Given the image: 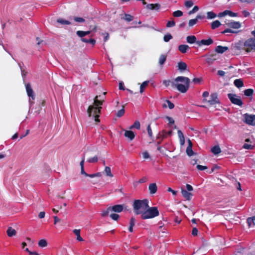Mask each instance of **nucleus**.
Here are the masks:
<instances>
[{"instance_id":"54","label":"nucleus","mask_w":255,"mask_h":255,"mask_svg":"<svg viewBox=\"0 0 255 255\" xmlns=\"http://www.w3.org/2000/svg\"><path fill=\"white\" fill-rule=\"evenodd\" d=\"M175 25V22L174 20L168 21L166 24L167 27H171Z\"/></svg>"},{"instance_id":"44","label":"nucleus","mask_w":255,"mask_h":255,"mask_svg":"<svg viewBox=\"0 0 255 255\" xmlns=\"http://www.w3.org/2000/svg\"><path fill=\"white\" fill-rule=\"evenodd\" d=\"M125 111L124 109V106H123V108L119 111L116 114V116L117 117L120 118L122 117L125 114Z\"/></svg>"},{"instance_id":"58","label":"nucleus","mask_w":255,"mask_h":255,"mask_svg":"<svg viewBox=\"0 0 255 255\" xmlns=\"http://www.w3.org/2000/svg\"><path fill=\"white\" fill-rule=\"evenodd\" d=\"M196 168L199 170H200V171H202V170L207 169L208 168L207 166H203V165H199V164L197 165Z\"/></svg>"},{"instance_id":"59","label":"nucleus","mask_w":255,"mask_h":255,"mask_svg":"<svg viewBox=\"0 0 255 255\" xmlns=\"http://www.w3.org/2000/svg\"><path fill=\"white\" fill-rule=\"evenodd\" d=\"M142 156L144 159H147L150 157L149 154L147 151H145L142 153Z\"/></svg>"},{"instance_id":"21","label":"nucleus","mask_w":255,"mask_h":255,"mask_svg":"<svg viewBox=\"0 0 255 255\" xmlns=\"http://www.w3.org/2000/svg\"><path fill=\"white\" fill-rule=\"evenodd\" d=\"M196 40V37L194 35L188 36L186 37V41L187 43L189 44L196 43L197 44V42L198 41H197Z\"/></svg>"},{"instance_id":"49","label":"nucleus","mask_w":255,"mask_h":255,"mask_svg":"<svg viewBox=\"0 0 255 255\" xmlns=\"http://www.w3.org/2000/svg\"><path fill=\"white\" fill-rule=\"evenodd\" d=\"M110 217L113 220H115V221H117L120 216L118 214H116V213H112L110 214Z\"/></svg>"},{"instance_id":"45","label":"nucleus","mask_w":255,"mask_h":255,"mask_svg":"<svg viewBox=\"0 0 255 255\" xmlns=\"http://www.w3.org/2000/svg\"><path fill=\"white\" fill-rule=\"evenodd\" d=\"M98 158L97 156H95L93 157L89 158L87 161L89 163H96L98 161Z\"/></svg>"},{"instance_id":"4","label":"nucleus","mask_w":255,"mask_h":255,"mask_svg":"<svg viewBox=\"0 0 255 255\" xmlns=\"http://www.w3.org/2000/svg\"><path fill=\"white\" fill-rule=\"evenodd\" d=\"M159 211L157 207H148L144 211V213L141 215V218L142 220H146L153 218L159 215Z\"/></svg>"},{"instance_id":"15","label":"nucleus","mask_w":255,"mask_h":255,"mask_svg":"<svg viewBox=\"0 0 255 255\" xmlns=\"http://www.w3.org/2000/svg\"><path fill=\"white\" fill-rule=\"evenodd\" d=\"M228 47L227 46H223L221 45L217 46L215 49V51L218 53L222 54L227 50H228Z\"/></svg>"},{"instance_id":"27","label":"nucleus","mask_w":255,"mask_h":255,"mask_svg":"<svg viewBox=\"0 0 255 255\" xmlns=\"http://www.w3.org/2000/svg\"><path fill=\"white\" fill-rule=\"evenodd\" d=\"M234 84L238 88L244 86V82L241 79H236L234 82Z\"/></svg>"},{"instance_id":"33","label":"nucleus","mask_w":255,"mask_h":255,"mask_svg":"<svg viewBox=\"0 0 255 255\" xmlns=\"http://www.w3.org/2000/svg\"><path fill=\"white\" fill-rule=\"evenodd\" d=\"M247 223L250 227L252 225H255V216L248 218L247 219Z\"/></svg>"},{"instance_id":"5","label":"nucleus","mask_w":255,"mask_h":255,"mask_svg":"<svg viewBox=\"0 0 255 255\" xmlns=\"http://www.w3.org/2000/svg\"><path fill=\"white\" fill-rule=\"evenodd\" d=\"M124 205H116L112 207H108L106 210L103 211L102 215L103 217H106L108 216L110 212H114L115 213H120L124 210Z\"/></svg>"},{"instance_id":"37","label":"nucleus","mask_w":255,"mask_h":255,"mask_svg":"<svg viewBox=\"0 0 255 255\" xmlns=\"http://www.w3.org/2000/svg\"><path fill=\"white\" fill-rule=\"evenodd\" d=\"M254 93V90L252 89H248L244 91V95L247 97L252 96Z\"/></svg>"},{"instance_id":"13","label":"nucleus","mask_w":255,"mask_h":255,"mask_svg":"<svg viewBox=\"0 0 255 255\" xmlns=\"http://www.w3.org/2000/svg\"><path fill=\"white\" fill-rule=\"evenodd\" d=\"M213 43V40L211 38H209L208 39H202L200 41H198L197 42V45L198 46H201L202 45H209Z\"/></svg>"},{"instance_id":"14","label":"nucleus","mask_w":255,"mask_h":255,"mask_svg":"<svg viewBox=\"0 0 255 255\" xmlns=\"http://www.w3.org/2000/svg\"><path fill=\"white\" fill-rule=\"evenodd\" d=\"M218 59V56L216 53L212 54L209 55L206 59V62L211 65Z\"/></svg>"},{"instance_id":"39","label":"nucleus","mask_w":255,"mask_h":255,"mask_svg":"<svg viewBox=\"0 0 255 255\" xmlns=\"http://www.w3.org/2000/svg\"><path fill=\"white\" fill-rule=\"evenodd\" d=\"M38 245L39 247L44 248L47 246V242L46 240L42 239L39 241Z\"/></svg>"},{"instance_id":"32","label":"nucleus","mask_w":255,"mask_h":255,"mask_svg":"<svg viewBox=\"0 0 255 255\" xmlns=\"http://www.w3.org/2000/svg\"><path fill=\"white\" fill-rule=\"evenodd\" d=\"M217 16V15L213 11H208L207 12V18L208 19L215 18Z\"/></svg>"},{"instance_id":"17","label":"nucleus","mask_w":255,"mask_h":255,"mask_svg":"<svg viewBox=\"0 0 255 255\" xmlns=\"http://www.w3.org/2000/svg\"><path fill=\"white\" fill-rule=\"evenodd\" d=\"M148 190L151 194H155L157 190V187L156 183H151L149 185Z\"/></svg>"},{"instance_id":"29","label":"nucleus","mask_w":255,"mask_h":255,"mask_svg":"<svg viewBox=\"0 0 255 255\" xmlns=\"http://www.w3.org/2000/svg\"><path fill=\"white\" fill-rule=\"evenodd\" d=\"M73 232L77 237V238H76L77 240H78V241H80V242L83 241V238L80 236V229H74L73 231Z\"/></svg>"},{"instance_id":"53","label":"nucleus","mask_w":255,"mask_h":255,"mask_svg":"<svg viewBox=\"0 0 255 255\" xmlns=\"http://www.w3.org/2000/svg\"><path fill=\"white\" fill-rule=\"evenodd\" d=\"M254 146L252 144L245 143L243 146V147L246 149H252L254 148Z\"/></svg>"},{"instance_id":"50","label":"nucleus","mask_w":255,"mask_h":255,"mask_svg":"<svg viewBox=\"0 0 255 255\" xmlns=\"http://www.w3.org/2000/svg\"><path fill=\"white\" fill-rule=\"evenodd\" d=\"M228 32L232 33H237V31H234V30L231 29V28H227L225 30H224V31H222L221 33L225 34Z\"/></svg>"},{"instance_id":"9","label":"nucleus","mask_w":255,"mask_h":255,"mask_svg":"<svg viewBox=\"0 0 255 255\" xmlns=\"http://www.w3.org/2000/svg\"><path fill=\"white\" fill-rule=\"evenodd\" d=\"M172 131L171 130L168 131L163 130L161 132H159L156 136L157 139H158V141L157 142V145L160 144L163 139L167 138L168 136H170L172 134Z\"/></svg>"},{"instance_id":"47","label":"nucleus","mask_w":255,"mask_h":255,"mask_svg":"<svg viewBox=\"0 0 255 255\" xmlns=\"http://www.w3.org/2000/svg\"><path fill=\"white\" fill-rule=\"evenodd\" d=\"M186 152L187 154L189 156H191L194 154V152L192 150V147H187L186 148Z\"/></svg>"},{"instance_id":"24","label":"nucleus","mask_w":255,"mask_h":255,"mask_svg":"<svg viewBox=\"0 0 255 255\" xmlns=\"http://www.w3.org/2000/svg\"><path fill=\"white\" fill-rule=\"evenodd\" d=\"M6 233L8 237H11L16 235V232L15 229L10 227L8 228L6 231Z\"/></svg>"},{"instance_id":"30","label":"nucleus","mask_w":255,"mask_h":255,"mask_svg":"<svg viewBox=\"0 0 255 255\" xmlns=\"http://www.w3.org/2000/svg\"><path fill=\"white\" fill-rule=\"evenodd\" d=\"M211 151L215 155H217L221 152V150L219 145H215L211 148Z\"/></svg>"},{"instance_id":"36","label":"nucleus","mask_w":255,"mask_h":255,"mask_svg":"<svg viewBox=\"0 0 255 255\" xmlns=\"http://www.w3.org/2000/svg\"><path fill=\"white\" fill-rule=\"evenodd\" d=\"M133 16L129 14L125 13V17H122L128 22L131 21L133 19Z\"/></svg>"},{"instance_id":"10","label":"nucleus","mask_w":255,"mask_h":255,"mask_svg":"<svg viewBox=\"0 0 255 255\" xmlns=\"http://www.w3.org/2000/svg\"><path fill=\"white\" fill-rule=\"evenodd\" d=\"M25 88L27 94L28 96L29 97V103L30 105H32L33 104V102L31 100H33L35 99V95L34 94V92L31 88V85L30 83H28L25 85Z\"/></svg>"},{"instance_id":"38","label":"nucleus","mask_w":255,"mask_h":255,"mask_svg":"<svg viewBox=\"0 0 255 255\" xmlns=\"http://www.w3.org/2000/svg\"><path fill=\"white\" fill-rule=\"evenodd\" d=\"M244 43V42H243L242 41H239L238 42H237L235 45L236 49H237L238 50H241V49L245 50Z\"/></svg>"},{"instance_id":"20","label":"nucleus","mask_w":255,"mask_h":255,"mask_svg":"<svg viewBox=\"0 0 255 255\" xmlns=\"http://www.w3.org/2000/svg\"><path fill=\"white\" fill-rule=\"evenodd\" d=\"M190 47L186 44H181L179 45L178 46V50L182 53H186L187 51L190 49Z\"/></svg>"},{"instance_id":"48","label":"nucleus","mask_w":255,"mask_h":255,"mask_svg":"<svg viewBox=\"0 0 255 255\" xmlns=\"http://www.w3.org/2000/svg\"><path fill=\"white\" fill-rule=\"evenodd\" d=\"M197 19L194 18V19H190L189 20V22H188V25L189 27H192L193 26V25H195L197 22Z\"/></svg>"},{"instance_id":"16","label":"nucleus","mask_w":255,"mask_h":255,"mask_svg":"<svg viewBox=\"0 0 255 255\" xmlns=\"http://www.w3.org/2000/svg\"><path fill=\"white\" fill-rule=\"evenodd\" d=\"M146 8L150 10H158L160 8V4L159 3H151L146 5Z\"/></svg>"},{"instance_id":"12","label":"nucleus","mask_w":255,"mask_h":255,"mask_svg":"<svg viewBox=\"0 0 255 255\" xmlns=\"http://www.w3.org/2000/svg\"><path fill=\"white\" fill-rule=\"evenodd\" d=\"M226 24L229 27L233 29H239L241 27V24L239 21H231L226 22Z\"/></svg>"},{"instance_id":"1","label":"nucleus","mask_w":255,"mask_h":255,"mask_svg":"<svg viewBox=\"0 0 255 255\" xmlns=\"http://www.w3.org/2000/svg\"><path fill=\"white\" fill-rule=\"evenodd\" d=\"M104 102V99L102 98L101 95L96 96L94 100V105H90L89 106L87 113L88 116L91 117L93 112V116L94 117L95 121L96 123H99L100 120L99 119L100 114H101V111L102 109V106Z\"/></svg>"},{"instance_id":"35","label":"nucleus","mask_w":255,"mask_h":255,"mask_svg":"<svg viewBox=\"0 0 255 255\" xmlns=\"http://www.w3.org/2000/svg\"><path fill=\"white\" fill-rule=\"evenodd\" d=\"M167 56L165 54H162L160 56L159 58V63L160 65H163L166 60Z\"/></svg>"},{"instance_id":"18","label":"nucleus","mask_w":255,"mask_h":255,"mask_svg":"<svg viewBox=\"0 0 255 255\" xmlns=\"http://www.w3.org/2000/svg\"><path fill=\"white\" fill-rule=\"evenodd\" d=\"M178 70L180 72H183L184 70H186L187 68V65L186 63L180 61L178 63L177 65Z\"/></svg>"},{"instance_id":"7","label":"nucleus","mask_w":255,"mask_h":255,"mask_svg":"<svg viewBox=\"0 0 255 255\" xmlns=\"http://www.w3.org/2000/svg\"><path fill=\"white\" fill-rule=\"evenodd\" d=\"M244 46L245 50L248 52L255 50V40L253 38H249L244 42Z\"/></svg>"},{"instance_id":"8","label":"nucleus","mask_w":255,"mask_h":255,"mask_svg":"<svg viewBox=\"0 0 255 255\" xmlns=\"http://www.w3.org/2000/svg\"><path fill=\"white\" fill-rule=\"evenodd\" d=\"M228 97L232 102V103L242 107L243 103L241 98L236 94L229 93L228 94Z\"/></svg>"},{"instance_id":"60","label":"nucleus","mask_w":255,"mask_h":255,"mask_svg":"<svg viewBox=\"0 0 255 255\" xmlns=\"http://www.w3.org/2000/svg\"><path fill=\"white\" fill-rule=\"evenodd\" d=\"M147 179H148L146 177H143L138 180V182L139 183H143L146 182L147 181Z\"/></svg>"},{"instance_id":"28","label":"nucleus","mask_w":255,"mask_h":255,"mask_svg":"<svg viewBox=\"0 0 255 255\" xmlns=\"http://www.w3.org/2000/svg\"><path fill=\"white\" fill-rule=\"evenodd\" d=\"M135 223V218L133 217L131 218L130 219V221H129V226L128 228L129 232H130L131 233L133 232V227L134 226Z\"/></svg>"},{"instance_id":"3","label":"nucleus","mask_w":255,"mask_h":255,"mask_svg":"<svg viewBox=\"0 0 255 255\" xmlns=\"http://www.w3.org/2000/svg\"><path fill=\"white\" fill-rule=\"evenodd\" d=\"M133 210L136 215H142L148 207L147 199L135 200L133 203Z\"/></svg>"},{"instance_id":"41","label":"nucleus","mask_w":255,"mask_h":255,"mask_svg":"<svg viewBox=\"0 0 255 255\" xmlns=\"http://www.w3.org/2000/svg\"><path fill=\"white\" fill-rule=\"evenodd\" d=\"M104 172L106 173V175L109 177H113V175L111 172V168L110 167L108 166L105 167Z\"/></svg>"},{"instance_id":"22","label":"nucleus","mask_w":255,"mask_h":255,"mask_svg":"<svg viewBox=\"0 0 255 255\" xmlns=\"http://www.w3.org/2000/svg\"><path fill=\"white\" fill-rule=\"evenodd\" d=\"M124 135L126 137H128L130 140L133 139L135 137V134L134 132L131 130H126Z\"/></svg>"},{"instance_id":"55","label":"nucleus","mask_w":255,"mask_h":255,"mask_svg":"<svg viewBox=\"0 0 255 255\" xmlns=\"http://www.w3.org/2000/svg\"><path fill=\"white\" fill-rule=\"evenodd\" d=\"M226 11H227V15H229L231 17H235L237 16V13L233 12L229 10H226Z\"/></svg>"},{"instance_id":"56","label":"nucleus","mask_w":255,"mask_h":255,"mask_svg":"<svg viewBox=\"0 0 255 255\" xmlns=\"http://www.w3.org/2000/svg\"><path fill=\"white\" fill-rule=\"evenodd\" d=\"M193 5V2L191 0H187L185 2V6L187 7H190Z\"/></svg>"},{"instance_id":"26","label":"nucleus","mask_w":255,"mask_h":255,"mask_svg":"<svg viewBox=\"0 0 255 255\" xmlns=\"http://www.w3.org/2000/svg\"><path fill=\"white\" fill-rule=\"evenodd\" d=\"M221 25V23L220 21L218 20H216L215 21H213L211 23V28L212 29H215L219 27Z\"/></svg>"},{"instance_id":"63","label":"nucleus","mask_w":255,"mask_h":255,"mask_svg":"<svg viewBox=\"0 0 255 255\" xmlns=\"http://www.w3.org/2000/svg\"><path fill=\"white\" fill-rule=\"evenodd\" d=\"M227 15V11H226V10L223 11V12H220L218 15H217V16L219 17H223V16H225Z\"/></svg>"},{"instance_id":"51","label":"nucleus","mask_w":255,"mask_h":255,"mask_svg":"<svg viewBox=\"0 0 255 255\" xmlns=\"http://www.w3.org/2000/svg\"><path fill=\"white\" fill-rule=\"evenodd\" d=\"M147 132H148V136L150 137V138H152L153 135H152V129H151V127H150V125H148L147 127Z\"/></svg>"},{"instance_id":"11","label":"nucleus","mask_w":255,"mask_h":255,"mask_svg":"<svg viewBox=\"0 0 255 255\" xmlns=\"http://www.w3.org/2000/svg\"><path fill=\"white\" fill-rule=\"evenodd\" d=\"M244 122L248 125L255 126V115H250L248 113L244 115Z\"/></svg>"},{"instance_id":"42","label":"nucleus","mask_w":255,"mask_h":255,"mask_svg":"<svg viewBox=\"0 0 255 255\" xmlns=\"http://www.w3.org/2000/svg\"><path fill=\"white\" fill-rule=\"evenodd\" d=\"M183 13L182 11L180 10H177L173 12L172 15L174 17H178L182 16Z\"/></svg>"},{"instance_id":"6","label":"nucleus","mask_w":255,"mask_h":255,"mask_svg":"<svg viewBox=\"0 0 255 255\" xmlns=\"http://www.w3.org/2000/svg\"><path fill=\"white\" fill-rule=\"evenodd\" d=\"M203 102L204 103H206L209 106H212L217 104H220L218 95L216 93L211 94L209 100L204 99Z\"/></svg>"},{"instance_id":"61","label":"nucleus","mask_w":255,"mask_h":255,"mask_svg":"<svg viewBox=\"0 0 255 255\" xmlns=\"http://www.w3.org/2000/svg\"><path fill=\"white\" fill-rule=\"evenodd\" d=\"M179 139H182L184 138V136L182 132L180 130H178L177 131Z\"/></svg>"},{"instance_id":"62","label":"nucleus","mask_w":255,"mask_h":255,"mask_svg":"<svg viewBox=\"0 0 255 255\" xmlns=\"http://www.w3.org/2000/svg\"><path fill=\"white\" fill-rule=\"evenodd\" d=\"M202 79L199 78H195L192 80V82L194 84L199 83L201 81Z\"/></svg>"},{"instance_id":"52","label":"nucleus","mask_w":255,"mask_h":255,"mask_svg":"<svg viewBox=\"0 0 255 255\" xmlns=\"http://www.w3.org/2000/svg\"><path fill=\"white\" fill-rule=\"evenodd\" d=\"M198 10H199V7L197 5L194 6V7L193 8V9L188 12V14L189 15H191L193 13H194L195 12L197 11Z\"/></svg>"},{"instance_id":"25","label":"nucleus","mask_w":255,"mask_h":255,"mask_svg":"<svg viewBox=\"0 0 255 255\" xmlns=\"http://www.w3.org/2000/svg\"><path fill=\"white\" fill-rule=\"evenodd\" d=\"M91 33V31H81V30H78L76 32L77 35L81 37V38H84L85 36Z\"/></svg>"},{"instance_id":"57","label":"nucleus","mask_w":255,"mask_h":255,"mask_svg":"<svg viewBox=\"0 0 255 255\" xmlns=\"http://www.w3.org/2000/svg\"><path fill=\"white\" fill-rule=\"evenodd\" d=\"M74 20L78 22H84L85 20L82 17H74Z\"/></svg>"},{"instance_id":"19","label":"nucleus","mask_w":255,"mask_h":255,"mask_svg":"<svg viewBox=\"0 0 255 255\" xmlns=\"http://www.w3.org/2000/svg\"><path fill=\"white\" fill-rule=\"evenodd\" d=\"M181 193L184 197V198L187 200H190L191 197L192 196V194L188 192L185 189H182Z\"/></svg>"},{"instance_id":"43","label":"nucleus","mask_w":255,"mask_h":255,"mask_svg":"<svg viewBox=\"0 0 255 255\" xmlns=\"http://www.w3.org/2000/svg\"><path fill=\"white\" fill-rule=\"evenodd\" d=\"M140 128V124L139 121H135L134 124L130 127V129L135 128L137 129H139Z\"/></svg>"},{"instance_id":"46","label":"nucleus","mask_w":255,"mask_h":255,"mask_svg":"<svg viewBox=\"0 0 255 255\" xmlns=\"http://www.w3.org/2000/svg\"><path fill=\"white\" fill-rule=\"evenodd\" d=\"M173 37L170 33L166 34L164 36L163 39L165 42H168L170 39H172Z\"/></svg>"},{"instance_id":"2","label":"nucleus","mask_w":255,"mask_h":255,"mask_svg":"<svg viewBox=\"0 0 255 255\" xmlns=\"http://www.w3.org/2000/svg\"><path fill=\"white\" fill-rule=\"evenodd\" d=\"M175 82L178 83L179 82H183L185 84L174 83L171 82L170 80H164L163 84L166 87H168L171 84L173 88H176L179 92L182 93H186L189 88L190 80L189 78L184 76H178L175 80Z\"/></svg>"},{"instance_id":"31","label":"nucleus","mask_w":255,"mask_h":255,"mask_svg":"<svg viewBox=\"0 0 255 255\" xmlns=\"http://www.w3.org/2000/svg\"><path fill=\"white\" fill-rule=\"evenodd\" d=\"M81 40L85 43H91L93 45H94L96 43V40L94 39H87L85 38H82L81 39Z\"/></svg>"},{"instance_id":"34","label":"nucleus","mask_w":255,"mask_h":255,"mask_svg":"<svg viewBox=\"0 0 255 255\" xmlns=\"http://www.w3.org/2000/svg\"><path fill=\"white\" fill-rule=\"evenodd\" d=\"M149 83V81H145L143 82L140 86V93H142L144 91V89L146 87Z\"/></svg>"},{"instance_id":"23","label":"nucleus","mask_w":255,"mask_h":255,"mask_svg":"<svg viewBox=\"0 0 255 255\" xmlns=\"http://www.w3.org/2000/svg\"><path fill=\"white\" fill-rule=\"evenodd\" d=\"M162 107L164 108L168 107L170 109H172L174 107V105L170 101L166 100L164 103L162 105Z\"/></svg>"},{"instance_id":"40","label":"nucleus","mask_w":255,"mask_h":255,"mask_svg":"<svg viewBox=\"0 0 255 255\" xmlns=\"http://www.w3.org/2000/svg\"><path fill=\"white\" fill-rule=\"evenodd\" d=\"M57 22L61 24H65V25H69L71 24V22L67 20L63 19L62 18H59L57 20Z\"/></svg>"},{"instance_id":"64","label":"nucleus","mask_w":255,"mask_h":255,"mask_svg":"<svg viewBox=\"0 0 255 255\" xmlns=\"http://www.w3.org/2000/svg\"><path fill=\"white\" fill-rule=\"evenodd\" d=\"M198 231L196 228H194L192 231V235L194 236L197 235Z\"/></svg>"}]
</instances>
